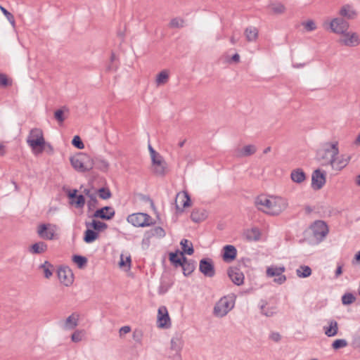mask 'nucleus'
I'll return each instance as SVG.
<instances>
[{
    "mask_svg": "<svg viewBox=\"0 0 360 360\" xmlns=\"http://www.w3.org/2000/svg\"><path fill=\"white\" fill-rule=\"evenodd\" d=\"M339 147L337 141L321 143L316 151V162L321 165H329L335 155H338Z\"/></svg>",
    "mask_w": 360,
    "mask_h": 360,
    "instance_id": "obj_1",
    "label": "nucleus"
},
{
    "mask_svg": "<svg viewBox=\"0 0 360 360\" xmlns=\"http://www.w3.org/2000/svg\"><path fill=\"white\" fill-rule=\"evenodd\" d=\"M27 143L33 152L42 153L45 146L42 130L39 128L31 129L27 138Z\"/></svg>",
    "mask_w": 360,
    "mask_h": 360,
    "instance_id": "obj_2",
    "label": "nucleus"
},
{
    "mask_svg": "<svg viewBox=\"0 0 360 360\" xmlns=\"http://www.w3.org/2000/svg\"><path fill=\"white\" fill-rule=\"evenodd\" d=\"M70 162L75 169L82 172L89 171L95 165L94 160L84 153H79L72 157Z\"/></svg>",
    "mask_w": 360,
    "mask_h": 360,
    "instance_id": "obj_3",
    "label": "nucleus"
},
{
    "mask_svg": "<svg viewBox=\"0 0 360 360\" xmlns=\"http://www.w3.org/2000/svg\"><path fill=\"white\" fill-rule=\"evenodd\" d=\"M234 304L235 302L232 297L224 296L216 303L214 314L218 317H224L234 307Z\"/></svg>",
    "mask_w": 360,
    "mask_h": 360,
    "instance_id": "obj_4",
    "label": "nucleus"
},
{
    "mask_svg": "<svg viewBox=\"0 0 360 360\" xmlns=\"http://www.w3.org/2000/svg\"><path fill=\"white\" fill-rule=\"evenodd\" d=\"M127 221L136 227H146L153 224L152 218L148 214L138 212L129 214Z\"/></svg>",
    "mask_w": 360,
    "mask_h": 360,
    "instance_id": "obj_5",
    "label": "nucleus"
},
{
    "mask_svg": "<svg viewBox=\"0 0 360 360\" xmlns=\"http://www.w3.org/2000/svg\"><path fill=\"white\" fill-rule=\"evenodd\" d=\"M338 41L342 46L356 47L360 44V37L358 33L348 30L339 37Z\"/></svg>",
    "mask_w": 360,
    "mask_h": 360,
    "instance_id": "obj_6",
    "label": "nucleus"
},
{
    "mask_svg": "<svg viewBox=\"0 0 360 360\" xmlns=\"http://www.w3.org/2000/svg\"><path fill=\"white\" fill-rule=\"evenodd\" d=\"M271 211L270 215H278L288 207V200L280 196H271Z\"/></svg>",
    "mask_w": 360,
    "mask_h": 360,
    "instance_id": "obj_7",
    "label": "nucleus"
},
{
    "mask_svg": "<svg viewBox=\"0 0 360 360\" xmlns=\"http://www.w3.org/2000/svg\"><path fill=\"white\" fill-rule=\"evenodd\" d=\"M58 229L56 225L53 224H40L37 229V233L41 238L45 240H53Z\"/></svg>",
    "mask_w": 360,
    "mask_h": 360,
    "instance_id": "obj_8",
    "label": "nucleus"
},
{
    "mask_svg": "<svg viewBox=\"0 0 360 360\" xmlns=\"http://www.w3.org/2000/svg\"><path fill=\"white\" fill-rule=\"evenodd\" d=\"M351 157L345 154H340L335 155L330 163L332 169L335 171L342 170L349 162Z\"/></svg>",
    "mask_w": 360,
    "mask_h": 360,
    "instance_id": "obj_9",
    "label": "nucleus"
},
{
    "mask_svg": "<svg viewBox=\"0 0 360 360\" xmlns=\"http://www.w3.org/2000/svg\"><path fill=\"white\" fill-rule=\"evenodd\" d=\"M330 27L331 30L340 37L349 30V23L342 18H336L331 20Z\"/></svg>",
    "mask_w": 360,
    "mask_h": 360,
    "instance_id": "obj_10",
    "label": "nucleus"
},
{
    "mask_svg": "<svg viewBox=\"0 0 360 360\" xmlns=\"http://www.w3.org/2000/svg\"><path fill=\"white\" fill-rule=\"evenodd\" d=\"M184 346V340L181 335L173 336L170 341V350L174 352V360H181V351Z\"/></svg>",
    "mask_w": 360,
    "mask_h": 360,
    "instance_id": "obj_11",
    "label": "nucleus"
},
{
    "mask_svg": "<svg viewBox=\"0 0 360 360\" xmlns=\"http://www.w3.org/2000/svg\"><path fill=\"white\" fill-rule=\"evenodd\" d=\"M152 169L156 175L162 176L165 173L166 162L163 158L158 154L151 158Z\"/></svg>",
    "mask_w": 360,
    "mask_h": 360,
    "instance_id": "obj_12",
    "label": "nucleus"
},
{
    "mask_svg": "<svg viewBox=\"0 0 360 360\" xmlns=\"http://www.w3.org/2000/svg\"><path fill=\"white\" fill-rule=\"evenodd\" d=\"M157 324L161 328H168L171 326L170 318L165 306H162L158 309Z\"/></svg>",
    "mask_w": 360,
    "mask_h": 360,
    "instance_id": "obj_13",
    "label": "nucleus"
},
{
    "mask_svg": "<svg viewBox=\"0 0 360 360\" xmlns=\"http://www.w3.org/2000/svg\"><path fill=\"white\" fill-rule=\"evenodd\" d=\"M200 271L205 276L212 278L215 274L214 264L211 259L205 258L200 261Z\"/></svg>",
    "mask_w": 360,
    "mask_h": 360,
    "instance_id": "obj_14",
    "label": "nucleus"
},
{
    "mask_svg": "<svg viewBox=\"0 0 360 360\" xmlns=\"http://www.w3.org/2000/svg\"><path fill=\"white\" fill-rule=\"evenodd\" d=\"M329 231V226L326 221L316 220V244L324 241Z\"/></svg>",
    "mask_w": 360,
    "mask_h": 360,
    "instance_id": "obj_15",
    "label": "nucleus"
},
{
    "mask_svg": "<svg viewBox=\"0 0 360 360\" xmlns=\"http://www.w3.org/2000/svg\"><path fill=\"white\" fill-rule=\"evenodd\" d=\"M176 209L177 211L183 212L185 207L191 205V198L186 191L179 193L176 197Z\"/></svg>",
    "mask_w": 360,
    "mask_h": 360,
    "instance_id": "obj_16",
    "label": "nucleus"
},
{
    "mask_svg": "<svg viewBox=\"0 0 360 360\" xmlns=\"http://www.w3.org/2000/svg\"><path fill=\"white\" fill-rule=\"evenodd\" d=\"M271 196L266 197L265 195H259L258 196L255 201V206L257 208L265 212L268 214H270L271 211Z\"/></svg>",
    "mask_w": 360,
    "mask_h": 360,
    "instance_id": "obj_17",
    "label": "nucleus"
},
{
    "mask_svg": "<svg viewBox=\"0 0 360 360\" xmlns=\"http://www.w3.org/2000/svg\"><path fill=\"white\" fill-rule=\"evenodd\" d=\"M57 274L60 283L65 286H69L72 283L73 275L70 269L60 267L58 269Z\"/></svg>",
    "mask_w": 360,
    "mask_h": 360,
    "instance_id": "obj_18",
    "label": "nucleus"
},
{
    "mask_svg": "<svg viewBox=\"0 0 360 360\" xmlns=\"http://www.w3.org/2000/svg\"><path fill=\"white\" fill-rule=\"evenodd\" d=\"M115 214V210L112 207L105 206L96 210L92 217L99 218L103 220H110L114 217Z\"/></svg>",
    "mask_w": 360,
    "mask_h": 360,
    "instance_id": "obj_19",
    "label": "nucleus"
},
{
    "mask_svg": "<svg viewBox=\"0 0 360 360\" xmlns=\"http://www.w3.org/2000/svg\"><path fill=\"white\" fill-rule=\"evenodd\" d=\"M228 276L232 282L237 285H241L244 282L243 273L236 267L230 268L228 270Z\"/></svg>",
    "mask_w": 360,
    "mask_h": 360,
    "instance_id": "obj_20",
    "label": "nucleus"
},
{
    "mask_svg": "<svg viewBox=\"0 0 360 360\" xmlns=\"http://www.w3.org/2000/svg\"><path fill=\"white\" fill-rule=\"evenodd\" d=\"M223 250H224L223 259L225 262L233 261L236 257L237 250H236V248L233 245H225L224 247Z\"/></svg>",
    "mask_w": 360,
    "mask_h": 360,
    "instance_id": "obj_21",
    "label": "nucleus"
},
{
    "mask_svg": "<svg viewBox=\"0 0 360 360\" xmlns=\"http://www.w3.org/2000/svg\"><path fill=\"white\" fill-rule=\"evenodd\" d=\"M165 236V230L160 226H155L148 231L144 234V239L149 240L153 237L163 238Z\"/></svg>",
    "mask_w": 360,
    "mask_h": 360,
    "instance_id": "obj_22",
    "label": "nucleus"
},
{
    "mask_svg": "<svg viewBox=\"0 0 360 360\" xmlns=\"http://www.w3.org/2000/svg\"><path fill=\"white\" fill-rule=\"evenodd\" d=\"M182 265L180 266H181L183 269L184 274L185 276H188L195 270V262L191 259H187V258L184 256H182Z\"/></svg>",
    "mask_w": 360,
    "mask_h": 360,
    "instance_id": "obj_23",
    "label": "nucleus"
},
{
    "mask_svg": "<svg viewBox=\"0 0 360 360\" xmlns=\"http://www.w3.org/2000/svg\"><path fill=\"white\" fill-rule=\"evenodd\" d=\"M47 245L43 241H39L32 244L29 248V251L31 254L38 255L45 252L47 250Z\"/></svg>",
    "mask_w": 360,
    "mask_h": 360,
    "instance_id": "obj_24",
    "label": "nucleus"
},
{
    "mask_svg": "<svg viewBox=\"0 0 360 360\" xmlns=\"http://www.w3.org/2000/svg\"><path fill=\"white\" fill-rule=\"evenodd\" d=\"M340 15L346 19L351 20L355 18L356 12L352 6L345 5L341 8Z\"/></svg>",
    "mask_w": 360,
    "mask_h": 360,
    "instance_id": "obj_25",
    "label": "nucleus"
},
{
    "mask_svg": "<svg viewBox=\"0 0 360 360\" xmlns=\"http://www.w3.org/2000/svg\"><path fill=\"white\" fill-rule=\"evenodd\" d=\"M207 217V212L204 209H194L191 214V219L194 222H200Z\"/></svg>",
    "mask_w": 360,
    "mask_h": 360,
    "instance_id": "obj_26",
    "label": "nucleus"
},
{
    "mask_svg": "<svg viewBox=\"0 0 360 360\" xmlns=\"http://www.w3.org/2000/svg\"><path fill=\"white\" fill-rule=\"evenodd\" d=\"M180 245L182 249V252H180V255L184 256V254L191 255L193 254L194 250L193 243L190 240L187 239H182L180 242Z\"/></svg>",
    "mask_w": 360,
    "mask_h": 360,
    "instance_id": "obj_27",
    "label": "nucleus"
},
{
    "mask_svg": "<svg viewBox=\"0 0 360 360\" xmlns=\"http://www.w3.org/2000/svg\"><path fill=\"white\" fill-rule=\"evenodd\" d=\"M78 315L75 314H71L66 319L63 328L65 330L74 329L78 325Z\"/></svg>",
    "mask_w": 360,
    "mask_h": 360,
    "instance_id": "obj_28",
    "label": "nucleus"
},
{
    "mask_svg": "<svg viewBox=\"0 0 360 360\" xmlns=\"http://www.w3.org/2000/svg\"><path fill=\"white\" fill-rule=\"evenodd\" d=\"M290 178L293 182L301 184L305 180L306 176L302 169H296L291 172Z\"/></svg>",
    "mask_w": 360,
    "mask_h": 360,
    "instance_id": "obj_29",
    "label": "nucleus"
},
{
    "mask_svg": "<svg viewBox=\"0 0 360 360\" xmlns=\"http://www.w3.org/2000/svg\"><path fill=\"white\" fill-rule=\"evenodd\" d=\"M326 172L316 169V190L321 189L326 183Z\"/></svg>",
    "mask_w": 360,
    "mask_h": 360,
    "instance_id": "obj_30",
    "label": "nucleus"
},
{
    "mask_svg": "<svg viewBox=\"0 0 360 360\" xmlns=\"http://www.w3.org/2000/svg\"><path fill=\"white\" fill-rule=\"evenodd\" d=\"M245 36L248 41H255L258 37V30L253 26L248 27L245 30Z\"/></svg>",
    "mask_w": 360,
    "mask_h": 360,
    "instance_id": "obj_31",
    "label": "nucleus"
},
{
    "mask_svg": "<svg viewBox=\"0 0 360 360\" xmlns=\"http://www.w3.org/2000/svg\"><path fill=\"white\" fill-rule=\"evenodd\" d=\"M86 226L87 228H91L96 231H103L108 228L107 224L97 220H93L91 222H86Z\"/></svg>",
    "mask_w": 360,
    "mask_h": 360,
    "instance_id": "obj_32",
    "label": "nucleus"
},
{
    "mask_svg": "<svg viewBox=\"0 0 360 360\" xmlns=\"http://www.w3.org/2000/svg\"><path fill=\"white\" fill-rule=\"evenodd\" d=\"M324 330L327 336H335L338 330V323L335 321H330L328 326L324 327Z\"/></svg>",
    "mask_w": 360,
    "mask_h": 360,
    "instance_id": "obj_33",
    "label": "nucleus"
},
{
    "mask_svg": "<svg viewBox=\"0 0 360 360\" xmlns=\"http://www.w3.org/2000/svg\"><path fill=\"white\" fill-rule=\"evenodd\" d=\"M257 151V148L254 145L245 146L241 150H239L238 157H247L253 155Z\"/></svg>",
    "mask_w": 360,
    "mask_h": 360,
    "instance_id": "obj_34",
    "label": "nucleus"
},
{
    "mask_svg": "<svg viewBox=\"0 0 360 360\" xmlns=\"http://www.w3.org/2000/svg\"><path fill=\"white\" fill-rule=\"evenodd\" d=\"M98 238V233L88 228L85 232L84 236V240L86 243H91L96 240Z\"/></svg>",
    "mask_w": 360,
    "mask_h": 360,
    "instance_id": "obj_35",
    "label": "nucleus"
},
{
    "mask_svg": "<svg viewBox=\"0 0 360 360\" xmlns=\"http://www.w3.org/2000/svg\"><path fill=\"white\" fill-rule=\"evenodd\" d=\"M285 271L283 266H270L266 269V275L269 277L281 276Z\"/></svg>",
    "mask_w": 360,
    "mask_h": 360,
    "instance_id": "obj_36",
    "label": "nucleus"
},
{
    "mask_svg": "<svg viewBox=\"0 0 360 360\" xmlns=\"http://www.w3.org/2000/svg\"><path fill=\"white\" fill-rule=\"evenodd\" d=\"M39 268L43 270L46 278H51L54 270V267L51 263L46 261L44 264L40 265Z\"/></svg>",
    "mask_w": 360,
    "mask_h": 360,
    "instance_id": "obj_37",
    "label": "nucleus"
},
{
    "mask_svg": "<svg viewBox=\"0 0 360 360\" xmlns=\"http://www.w3.org/2000/svg\"><path fill=\"white\" fill-rule=\"evenodd\" d=\"M169 79L168 72L165 70L161 71L156 77V84L158 86L163 85L167 82Z\"/></svg>",
    "mask_w": 360,
    "mask_h": 360,
    "instance_id": "obj_38",
    "label": "nucleus"
},
{
    "mask_svg": "<svg viewBox=\"0 0 360 360\" xmlns=\"http://www.w3.org/2000/svg\"><path fill=\"white\" fill-rule=\"evenodd\" d=\"M297 276L300 278H307L311 274V269L308 266H300L296 270Z\"/></svg>",
    "mask_w": 360,
    "mask_h": 360,
    "instance_id": "obj_39",
    "label": "nucleus"
},
{
    "mask_svg": "<svg viewBox=\"0 0 360 360\" xmlns=\"http://www.w3.org/2000/svg\"><path fill=\"white\" fill-rule=\"evenodd\" d=\"M179 254H180L179 251H176V252H171L169 254V260L175 266H180L182 265V256L180 257Z\"/></svg>",
    "mask_w": 360,
    "mask_h": 360,
    "instance_id": "obj_40",
    "label": "nucleus"
},
{
    "mask_svg": "<svg viewBox=\"0 0 360 360\" xmlns=\"http://www.w3.org/2000/svg\"><path fill=\"white\" fill-rule=\"evenodd\" d=\"M246 237L248 240H258L260 238V233L258 229L252 228L246 233Z\"/></svg>",
    "mask_w": 360,
    "mask_h": 360,
    "instance_id": "obj_41",
    "label": "nucleus"
},
{
    "mask_svg": "<svg viewBox=\"0 0 360 360\" xmlns=\"http://www.w3.org/2000/svg\"><path fill=\"white\" fill-rule=\"evenodd\" d=\"M72 261L77 265L78 268L82 269L87 264V259L81 255H74L72 257Z\"/></svg>",
    "mask_w": 360,
    "mask_h": 360,
    "instance_id": "obj_42",
    "label": "nucleus"
},
{
    "mask_svg": "<svg viewBox=\"0 0 360 360\" xmlns=\"http://www.w3.org/2000/svg\"><path fill=\"white\" fill-rule=\"evenodd\" d=\"M97 195L103 199V200H108L111 198L112 193L109 188H101L96 191Z\"/></svg>",
    "mask_w": 360,
    "mask_h": 360,
    "instance_id": "obj_43",
    "label": "nucleus"
},
{
    "mask_svg": "<svg viewBox=\"0 0 360 360\" xmlns=\"http://www.w3.org/2000/svg\"><path fill=\"white\" fill-rule=\"evenodd\" d=\"M260 309L261 313L267 317L272 316L276 313L275 309L274 307H266V304H262L260 306Z\"/></svg>",
    "mask_w": 360,
    "mask_h": 360,
    "instance_id": "obj_44",
    "label": "nucleus"
},
{
    "mask_svg": "<svg viewBox=\"0 0 360 360\" xmlns=\"http://www.w3.org/2000/svg\"><path fill=\"white\" fill-rule=\"evenodd\" d=\"M184 26V20L180 18H173L169 22V27L172 28H181Z\"/></svg>",
    "mask_w": 360,
    "mask_h": 360,
    "instance_id": "obj_45",
    "label": "nucleus"
},
{
    "mask_svg": "<svg viewBox=\"0 0 360 360\" xmlns=\"http://www.w3.org/2000/svg\"><path fill=\"white\" fill-rule=\"evenodd\" d=\"M0 10L4 13V15L6 16L7 20L9 21V22L11 24V25L14 27L15 25V18L13 14H11L9 11H8L4 7L1 6L0 5Z\"/></svg>",
    "mask_w": 360,
    "mask_h": 360,
    "instance_id": "obj_46",
    "label": "nucleus"
},
{
    "mask_svg": "<svg viewBox=\"0 0 360 360\" xmlns=\"http://www.w3.org/2000/svg\"><path fill=\"white\" fill-rule=\"evenodd\" d=\"M84 334V330H77L75 332H74L73 334L72 335L71 340L74 342H79L82 340Z\"/></svg>",
    "mask_w": 360,
    "mask_h": 360,
    "instance_id": "obj_47",
    "label": "nucleus"
},
{
    "mask_svg": "<svg viewBox=\"0 0 360 360\" xmlns=\"http://www.w3.org/2000/svg\"><path fill=\"white\" fill-rule=\"evenodd\" d=\"M355 301V297L352 293H345L342 297V302L345 305H348Z\"/></svg>",
    "mask_w": 360,
    "mask_h": 360,
    "instance_id": "obj_48",
    "label": "nucleus"
},
{
    "mask_svg": "<svg viewBox=\"0 0 360 360\" xmlns=\"http://www.w3.org/2000/svg\"><path fill=\"white\" fill-rule=\"evenodd\" d=\"M347 345V342L344 339L335 340L332 345L334 349H338L340 348L345 347Z\"/></svg>",
    "mask_w": 360,
    "mask_h": 360,
    "instance_id": "obj_49",
    "label": "nucleus"
},
{
    "mask_svg": "<svg viewBox=\"0 0 360 360\" xmlns=\"http://www.w3.org/2000/svg\"><path fill=\"white\" fill-rule=\"evenodd\" d=\"M270 8L272 11L276 14L282 13L285 10L284 6L280 3L272 4L270 6Z\"/></svg>",
    "mask_w": 360,
    "mask_h": 360,
    "instance_id": "obj_50",
    "label": "nucleus"
},
{
    "mask_svg": "<svg viewBox=\"0 0 360 360\" xmlns=\"http://www.w3.org/2000/svg\"><path fill=\"white\" fill-rule=\"evenodd\" d=\"M89 198V200L87 202V206L89 210H94L96 206L98 203L97 200V193L94 194V195H91Z\"/></svg>",
    "mask_w": 360,
    "mask_h": 360,
    "instance_id": "obj_51",
    "label": "nucleus"
},
{
    "mask_svg": "<svg viewBox=\"0 0 360 360\" xmlns=\"http://www.w3.org/2000/svg\"><path fill=\"white\" fill-rule=\"evenodd\" d=\"M72 144L78 149H83L84 145L79 136H74Z\"/></svg>",
    "mask_w": 360,
    "mask_h": 360,
    "instance_id": "obj_52",
    "label": "nucleus"
},
{
    "mask_svg": "<svg viewBox=\"0 0 360 360\" xmlns=\"http://www.w3.org/2000/svg\"><path fill=\"white\" fill-rule=\"evenodd\" d=\"M269 339L274 342L278 343L281 340L282 336L278 332L271 331L269 333Z\"/></svg>",
    "mask_w": 360,
    "mask_h": 360,
    "instance_id": "obj_53",
    "label": "nucleus"
},
{
    "mask_svg": "<svg viewBox=\"0 0 360 360\" xmlns=\"http://www.w3.org/2000/svg\"><path fill=\"white\" fill-rule=\"evenodd\" d=\"M95 165L94 167H98L101 170H106L108 167V164L105 160H96L94 161Z\"/></svg>",
    "mask_w": 360,
    "mask_h": 360,
    "instance_id": "obj_54",
    "label": "nucleus"
},
{
    "mask_svg": "<svg viewBox=\"0 0 360 360\" xmlns=\"http://www.w3.org/2000/svg\"><path fill=\"white\" fill-rule=\"evenodd\" d=\"M130 264H131V257L130 256L127 257L124 260L123 255H121L120 261L119 262L120 266L124 267V266H127L129 268Z\"/></svg>",
    "mask_w": 360,
    "mask_h": 360,
    "instance_id": "obj_55",
    "label": "nucleus"
},
{
    "mask_svg": "<svg viewBox=\"0 0 360 360\" xmlns=\"http://www.w3.org/2000/svg\"><path fill=\"white\" fill-rule=\"evenodd\" d=\"M77 200L75 202L76 207L78 208H82L84 207L85 204V198L82 195H79L76 197Z\"/></svg>",
    "mask_w": 360,
    "mask_h": 360,
    "instance_id": "obj_56",
    "label": "nucleus"
},
{
    "mask_svg": "<svg viewBox=\"0 0 360 360\" xmlns=\"http://www.w3.org/2000/svg\"><path fill=\"white\" fill-rule=\"evenodd\" d=\"M302 25L307 31H312L315 29V24L313 20H309L307 22H303Z\"/></svg>",
    "mask_w": 360,
    "mask_h": 360,
    "instance_id": "obj_57",
    "label": "nucleus"
},
{
    "mask_svg": "<svg viewBox=\"0 0 360 360\" xmlns=\"http://www.w3.org/2000/svg\"><path fill=\"white\" fill-rule=\"evenodd\" d=\"M130 331H131V327L130 326H122V328H120V329L119 330L120 336L122 337L125 334L129 333Z\"/></svg>",
    "mask_w": 360,
    "mask_h": 360,
    "instance_id": "obj_58",
    "label": "nucleus"
},
{
    "mask_svg": "<svg viewBox=\"0 0 360 360\" xmlns=\"http://www.w3.org/2000/svg\"><path fill=\"white\" fill-rule=\"evenodd\" d=\"M9 84L7 77L4 74H0V85L2 86H6Z\"/></svg>",
    "mask_w": 360,
    "mask_h": 360,
    "instance_id": "obj_59",
    "label": "nucleus"
},
{
    "mask_svg": "<svg viewBox=\"0 0 360 360\" xmlns=\"http://www.w3.org/2000/svg\"><path fill=\"white\" fill-rule=\"evenodd\" d=\"M286 281V277L285 275H283V274L281 276H278L277 278H274V282L282 284Z\"/></svg>",
    "mask_w": 360,
    "mask_h": 360,
    "instance_id": "obj_60",
    "label": "nucleus"
},
{
    "mask_svg": "<svg viewBox=\"0 0 360 360\" xmlns=\"http://www.w3.org/2000/svg\"><path fill=\"white\" fill-rule=\"evenodd\" d=\"M56 120L59 123H63V122L67 118L65 114H54Z\"/></svg>",
    "mask_w": 360,
    "mask_h": 360,
    "instance_id": "obj_61",
    "label": "nucleus"
},
{
    "mask_svg": "<svg viewBox=\"0 0 360 360\" xmlns=\"http://www.w3.org/2000/svg\"><path fill=\"white\" fill-rule=\"evenodd\" d=\"M342 274V265L338 264L335 272V277L338 278Z\"/></svg>",
    "mask_w": 360,
    "mask_h": 360,
    "instance_id": "obj_62",
    "label": "nucleus"
},
{
    "mask_svg": "<svg viewBox=\"0 0 360 360\" xmlns=\"http://www.w3.org/2000/svg\"><path fill=\"white\" fill-rule=\"evenodd\" d=\"M83 193L88 197L90 198L91 195H94L96 193V191H92L90 189L85 188Z\"/></svg>",
    "mask_w": 360,
    "mask_h": 360,
    "instance_id": "obj_63",
    "label": "nucleus"
},
{
    "mask_svg": "<svg viewBox=\"0 0 360 360\" xmlns=\"http://www.w3.org/2000/svg\"><path fill=\"white\" fill-rule=\"evenodd\" d=\"M133 338L135 341L139 342L141 340V334L138 331H134L133 333Z\"/></svg>",
    "mask_w": 360,
    "mask_h": 360,
    "instance_id": "obj_64",
    "label": "nucleus"
}]
</instances>
